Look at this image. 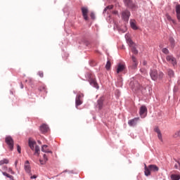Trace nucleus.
I'll return each instance as SVG.
<instances>
[{"label":"nucleus","mask_w":180,"mask_h":180,"mask_svg":"<svg viewBox=\"0 0 180 180\" xmlns=\"http://www.w3.org/2000/svg\"><path fill=\"white\" fill-rule=\"evenodd\" d=\"M86 77L89 79V82L90 83V85H92L93 86H94V88H96L97 89L98 88H99V86H98V83H96V80L95 79V77L94 76V75L91 73H87Z\"/></svg>","instance_id":"4"},{"label":"nucleus","mask_w":180,"mask_h":180,"mask_svg":"<svg viewBox=\"0 0 180 180\" xmlns=\"http://www.w3.org/2000/svg\"><path fill=\"white\" fill-rule=\"evenodd\" d=\"M139 117H136L131 120H129L128 121L129 126H131V127L136 126V124H137V122H139Z\"/></svg>","instance_id":"15"},{"label":"nucleus","mask_w":180,"mask_h":180,"mask_svg":"<svg viewBox=\"0 0 180 180\" xmlns=\"http://www.w3.org/2000/svg\"><path fill=\"white\" fill-rule=\"evenodd\" d=\"M21 88L22 89H23V84H21Z\"/></svg>","instance_id":"48"},{"label":"nucleus","mask_w":180,"mask_h":180,"mask_svg":"<svg viewBox=\"0 0 180 180\" xmlns=\"http://www.w3.org/2000/svg\"><path fill=\"white\" fill-rule=\"evenodd\" d=\"M166 18L167 19V20H169V22H172L173 25H176V21L172 19V18L171 17V15H169V14H166Z\"/></svg>","instance_id":"22"},{"label":"nucleus","mask_w":180,"mask_h":180,"mask_svg":"<svg viewBox=\"0 0 180 180\" xmlns=\"http://www.w3.org/2000/svg\"><path fill=\"white\" fill-rule=\"evenodd\" d=\"M130 85H131V86H133V85H134V86L132 87L133 89H141L140 84L138 83L134 84V82H131Z\"/></svg>","instance_id":"21"},{"label":"nucleus","mask_w":180,"mask_h":180,"mask_svg":"<svg viewBox=\"0 0 180 180\" xmlns=\"http://www.w3.org/2000/svg\"><path fill=\"white\" fill-rule=\"evenodd\" d=\"M2 174L4 176H6V178H9L10 180H15L13 176L6 173V172H2Z\"/></svg>","instance_id":"23"},{"label":"nucleus","mask_w":180,"mask_h":180,"mask_svg":"<svg viewBox=\"0 0 180 180\" xmlns=\"http://www.w3.org/2000/svg\"><path fill=\"white\" fill-rule=\"evenodd\" d=\"M7 146H8L10 150L12 151L13 150V139L11 136L6 137L5 140Z\"/></svg>","instance_id":"7"},{"label":"nucleus","mask_w":180,"mask_h":180,"mask_svg":"<svg viewBox=\"0 0 180 180\" xmlns=\"http://www.w3.org/2000/svg\"><path fill=\"white\" fill-rule=\"evenodd\" d=\"M110 67H111L110 60H108L105 65V69L110 70Z\"/></svg>","instance_id":"28"},{"label":"nucleus","mask_w":180,"mask_h":180,"mask_svg":"<svg viewBox=\"0 0 180 180\" xmlns=\"http://www.w3.org/2000/svg\"><path fill=\"white\" fill-rule=\"evenodd\" d=\"M174 139H178V137H180V131H177L174 134Z\"/></svg>","instance_id":"29"},{"label":"nucleus","mask_w":180,"mask_h":180,"mask_svg":"<svg viewBox=\"0 0 180 180\" xmlns=\"http://www.w3.org/2000/svg\"><path fill=\"white\" fill-rule=\"evenodd\" d=\"M98 106L99 109H101L102 107L103 106V101L102 100H98Z\"/></svg>","instance_id":"27"},{"label":"nucleus","mask_w":180,"mask_h":180,"mask_svg":"<svg viewBox=\"0 0 180 180\" xmlns=\"http://www.w3.org/2000/svg\"><path fill=\"white\" fill-rule=\"evenodd\" d=\"M41 151H43V153H49L50 154H53V152L51 150H49V146L47 145L42 146Z\"/></svg>","instance_id":"20"},{"label":"nucleus","mask_w":180,"mask_h":180,"mask_svg":"<svg viewBox=\"0 0 180 180\" xmlns=\"http://www.w3.org/2000/svg\"><path fill=\"white\" fill-rule=\"evenodd\" d=\"M126 70V65L124 63H119L117 66V74H120Z\"/></svg>","instance_id":"11"},{"label":"nucleus","mask_w":180,"mask_h":180,"mask_svg":"<svg viewBox=\"0 0 180 180\" xmlns=\"http://www.w3.org/2000/svg\"><path fill=\"white\" fill-rule=\"evenodd\" d=\"M2 169H3V171H8V167L3 166Z\"/></svg>","instance_id":"42"},{"label":"nucleus","mask_w":180,"mask_h":180,"mask_svg":"<svg viewBox=\"0 0 180 180\" xmlns=\"http://www.w3.org/2000/svg\"><path fill=\"white\" fill-rule=\"evenodd\" d=\"M171 179L172 180H180V176L177 174H172L171 175Z\"/></svg>","instance_id":"26"},{"label":"nucleus","mask_w":180,"mask_h":180,"mask_svg":"<svg viewBox=\"0 0 180 180\" xmlns=\"http://www.w3.org/2000/svg\"><path fill=\"white\" fill-rule=\"evenodd\" d=\"M158 137L159 140H160L161 141H162V134H161V132H160L159 134H158Z\"/></svg>","instance_id":"35"},{"label":"nucleus","mask_w":180,"mask_h":180,"mask_svg":"<svg viewBox=\"0 0 180 180\" xmlns=\"http://www.w3.org/2000/svg\"><path fill=\"white\" fill-rule=\"evenodd\" d=\"M169 41L172 44V47L174 46V43H175V40L174 39V38H169Z\"/></svg>","instance_id":"32"},{"label":"nucleus","mask_w":180,"mask_h":180,"mask_svg":"<svg viewBox=\"0 0 180 180\" xmlns=\"http://www.w3.org/2000/svg\"><path fill=\"white\" fill-rule=\"evenodd\" d=\"M40 131H41V133H47L49 131V126H47V124H43L40 127Z\"/></svg>","instance_id":"18"},{"label":"nucleus","mask_w":180,"mask_h":180,"mask_svg":"<svg viewBox=\"0 0 180 180\" xmlns=\"http://www.w3.org/2000/svg\"><path fill=\"white\" fill-rule=\"evenodd\" d=\"M36 178H37V176L33 175L30 177V179H36Z\"/></svg>","instance_id":"43"},{"label":"nucleus","mask_w":180,"mask_h":180,"mask_svg":"<svg viewBox=\"0 0 180 180\" xmlns=\"http://www.w3.org/2000/svg\"><path fill=\"white\" fill-rule=\"evenodd\" d=\"M108 9L110 10V9H113V5H110V6H108L103 11V12H106V11H108Z\"/></svg>","instance_id":"31"},{"label":"nucleus","mask_w":180,"mask_h":180,"mask_svg":"<svg viewBox=\"0 0 180 180\" xmlns=\"http://www.w3.org/2000/svg\"><path fill=\"white\" fill-rule=\"evenodd\" d=\"M17 150L19 153V154H20L21 153V148L20 146L19 145L17 146Z\"/></svg>","instance_id":"37"},{"label":"nucleus","mask_w":180,"mask_h":180,"mask_svg":"<svg viewBox=\"0 0 180 180\" xmlns=\"http://www.w3.org/2000/svg\"><path fill=\"white\" fill-rule=\"evenodd\" d=\"M84 96V94H79L76 96L75 100V105L76 108H78L80 105H82V101H81V98Z\"/></svg>","instance_id":"8"},{"label":"nucleus","mask_w":180,"mask_h":180,"mask_svg":"<svg viewBox=\"0 0 180 180\" xmlns=\"http://www.w3.org/2000/svg\"><path fill=\"white\" fill-rule=\"evenodd\" d=\"M126 39L127 43H128L129 47L131 48L132 53H134V54H139V51L136 49V44H134V42H133L131 39L127 37Z\"/></svg>","instance_id":"5"},{"label":"nucleus","mask_w":180,"mask_h":180,"mask_svg":"<svg viewBox=\"0 0 180 180\" xmlns=\"http://www.w3.org/2000/svg\"><path fill=\"white\" fill-rule=\"evenodd\" d=\"M122 18L125 22H129V18H130V11L128 10L122 11Z\"/></svg>","instance_id":"9"},{"label":"nucleus","mask_w":180,"mask_h":180,"mask_svg":"<svg viewBox=\"0 0 180 180\" xmlns=\"http://www.w3.org/2000/svg\"><path fill=\"white\" fill-rule=\"evenodd\" d=\"M39 144H41V141H38Z\"/></svg>","instance_id":"47"},{"label":"nucleus","mask_w":180,"mask_h":180,"mask_svg":"<svg viewBox=\"0 0 180 180\" xmlns=\"http://www.w3.org/2000/svg\"><path fill=\"white\" fill-rule=\"evenodd\" d=\"M39 162H40L41 165H44V164H46V162H45L44 160H40Z\"/></svg>","instance_id":"41"},{"label":"nucleus","mask_w":180,"mask_h":180,"mask_svg":"<svg viewBox=\"0 0 180 180\" xmlns=\"http://www.w3.org/2000/svg\"><path fill=\"white\" fill-rule=\"evenodd\" d=\"M145 165V175L146 176H149V175H151V172H158L160 170V168L157 167L155 165H150L147 167V165Z\"/></svg>","instance_id":"1"},{"label":"nucleus","mask_w":180,"mask_h":180,"mask_svg":"<svg viewBox=\"0 0 180 180\" xmlns=\"http://www.w3.org/2000/svg\"><path fill=\"white\" fill-rule=\"evenodd\" d=\"M140 116L142 118L146 117L147 116V107L146 105H142L140 108Z\"/></svg>","instance_id":"12"},{"label":"nucleus","mask_w":180,"mask_h":180,"mask_svg":"<svg viewBox=\"0 0 180 180\" xmlns=\"http://www.w3.org/2000/svg\"><path fill=\"white\" fill-rule=\"evenodd\" d=\"M44 160L47 162L49 161V159L47 158V155L46 154L44 155Z\"/></svg>","instance_id":"38"},{"label":"nucleus","mask_w":180,"mask_h":180,"mask_svg":"<svg viewBox=\"0 0 180 180\" xmlns=\"http://www.w3.org/2000/svg\"><path fill=\"white\" fill-rule=\"evenodd\" d=\"M17 165H18V160H16V161L15 162V166L17 167Z\"/></svg>","instance_id":"46"},{"label":"nucleus","mask_w":180,"mask_h":180,"mask_svg":"<svg viewBox=\"0 0 180 180\" xmlns=\"http://www.w3.org/2000/svg\"><path fill=\"white\" fill-rule=\"evenodd\" d=\"M143 65H147V62H146V60H144V61L143 62Z\"/></svg>","instance_id":"44"},{"label":"nucleus","mask_w":180,"mask_h":180,"mask_svg":"<svg viewBox=\"0 0 180 180\" xmlns=\"http://www.w3.org/2000/svg\"><path fill=\"white\" fill-rule=\"evenodd\" d=\"M90 16L91 19H95V13H91Z\"/></svg>","instance_id":"39"},{"label":"nucleus","mask_w":180,"mask_h":180,"mask_svg":"<svg viewBox=\"0 0 180 180\" xmlns=\"http://www.w3.org/2000/svg\"><path fill=\"white\" fill-rule=\"evenodd\" d=\"M174 168H175L176 169H178V165H174Z\"/></svg>","instance_id":"45"},{"label":"nucleus","mask_w":180,"mask_h":180,"mask_svg":"<svg viewBox=\"0 0 180 180\" xmlns=\"http://www.w3.org/2000/svg\"><path fill=\"white\" fill-rule=\"evenodd\" d=\"M4 164H9V160L4 158L0 160V166L4 165Z\"/></svg>","instance_id":"25"},{"label":"nucleus","mask_w":180,"mask_h":180,"mask_svg":"<svg viewBox=\"0 0 180 180\" xmlns=\"http://www.w3.org/2000/svg\"><path fill=\"white\" fill-rule=\"evenodd\" d=\"M88 12H89L88 8L86 7L82 8V13L84 20H88Z\"/></svg>","instance_id":"13"},{"label":"nucleus","mask_w":180,"mask_h":180,"mask_svg":"<svg viewBox=\"0 0 180 180\" xmlns=\"http://www.w3.org/2000/svg\"><path fill=\"white\" fill-rule=\"evenodd\" d=\"M130 26L133 30H137L139 29V27H137V25L136 24L135 20H130Z\"/></svg>","instance_id":"19"},{"label":"nucleus","mask_w":180,"mask_h":180,"mask_svg":"<svg viewBox=\"0 0 180 180\" xmlns=\"http://www.w3.org/2000/svg\"><path fill=\"white\" fill-rule=\"evenodd\" d=\"M175 11L176 13L177 20L180 22V4H176L175 6Z\"/></svg>","instance_id":"16"},{"label":"nucleus","mask_w":180,"mask_h":180,"mask_svg":"<svg viewBox=\"0 0 180 180\" xmlns=\"http://www.w3.org/2000/svg\"><path fill=\"white\" fill-rule=\"evenodd\" d=\"M162 51L164 53V54H169V51L167 48L162 49Z\"/></svg>","instance_id":"30"},{"label":"nucleus","mask_w":180,"mask_h":180,"mask_svg":"<svg viewBox=\"0 0 180 180\" xmlns=\"http://www.w3.org/2000/svg\"><path fill=\"white\" fill-rule=\"evenodd\" d=\"M167 74H168L169 77H170V78H172V77H174V75H175L174 70H172L171 69L167 70Z\"/></svg>","instance_id":"24"},{"label":"nucleus","mask_w":180,"mask_h":180,"mask_svg":"<svg viewBox=\"0 0 180 180\" xmlns=\"http://www.w3.org/2000/svg\"><path fill=\"white\" fill-rule=\"evenodd\" d=\"M150 77L153 81H157L158 78L161 79L164 77V73L160 72L159 74L155 70H151L150 72Z\"/></svg>","instance_id":"2"},{"label":"nucleus","mask_w":180,"mask_h":180,"mask_svg":"<svg viewBox=\"0 0 180 180\" xmlns=\"http://www.w3.org/2000/svg\"><path fill=\"white\" fill-rule=\"evenodd\" d=\"M131 58H132V61H133L131 68L133 70H136V68H137V65H139V62H137V59L136 58V57L132 56Z\"/></svg>","instance_id":"17"},{"label":"nucleus","mask_w":180,"mask_h":180,"mask_svg":"<svg viewBox=\"0 0 180 180\" xmlns=\"http://www.w3.org/2000/svg\"><path fill=\"white\" fill-rule=\"evenodd\" d=\"M155 131L158 134H160V133H161V131H160V129H158V128H155Z\"/></svg>","instance_id":"40"},{"label":"nucleus","mask_w":180,"mask_h":180,"mask_svg":"<svg viewBox=\"0 0 180 180\" xmlns=\"http://www.w3.org/2000/svg\"><path fill=\"white\" fill-rule=\"evenodd\" d=\"M8 169V172H11L12 175H15V172L12 169V168L9 167Z\"/></svg>","instance_id":"34"},{"label":"nucleus","mask_w":180,"mask_h":180,"mask_svg":"<svg viewBox=\"0 0 180 180\" xmlns=\"http://www.w3.org/2000/svg\"><path fill=\"white\" fill-rule=\"evenodd\" d=\"M38 75L40 77V78H43L44 77V73H43L41 71H39L38 72Z\"/></svg>","instance_id":"33"},{"label":"nucleus","mask_w":180,"mask_h":180,"mask_svg":"<svg viewBox=\"0 0 180 180\" xmlns=\"http://www.w3.org/2000/svg\"><path fill=\"white\" fill-rule=\"evenodd\" d=\"M29 146L32 151H34V154H37V155L40 154V148L37 146L36 141L29 140Z\"/></svg>","instance_id":"3"},{"label":"nucleus","mask_w":180,"mask_h":180,"mask_svg":"<svg viewBox=\"0 0 180 180\" xmlns=\"http://www.w3.org/2000/svg\"><path fill=\"white\" fill-rule=\"evenodd\" d=\"M24 168H25V172H27V174H30L32 170H31V167H30V163H29V160L25 161Z\"/></svg>","instance_id":"14"},{"label":"nucleus","mask_w":180,"mask_h":180,"mask_svg":"<svg viewBox=\"0 0 180 180\" xmlns=\"http://www.w3.org/2000/svg\"><path fill=\"white\" fill-rule=\"evenodd\" d=\"M124 3L125 6H127V8H129V9L134 10L139 8L136 3L133 1V0H124Z\"/></svg>","instance_id":"6"},{"label":"nucleus","mask_w":180,"mask_h":180,"mask_svg":"<svg viewBox=\"0 0 180 180\" xmlns=\"http://www.w3.org/2000/svg\"><path fill=\"white\" fill-rule=\"evenodd\" d=\"M167 61L168 63H170V64H172L173 67H175L176 65V58H174L172 56H167L166 57Z\"/></svg>","instance_id":"10"},{"label":"nucleus","mask_w":180,"mask_h":180,"mask_svg":"<svg viewBox=\"0 0 180 180\" xmlns=\"http://www.w3.org/2000/svg\"><path fill=\"white\" fill-rule=\"evenodd\" d=\"M140 71L142 74H147V70H146L144 68H141Z\"/></svg>","instance_id":"36"}]
</instances>
